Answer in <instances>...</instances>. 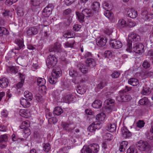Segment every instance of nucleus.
<instances>
[{
  "mask_svg": "<svg viewBox=\"0 0 153 153\" xmlns=\"http://www.w3.org/2000/svg\"><path fill=\"white\" fill-rule=\"evenodd\" d=\"M140 36L136 33H132L128 37V39L127 40V48L126 50L129 52H131L132 51V42H136V43H139L138 42L140 40Z\"/></svg>",
  "mask_w": 153,
  "mask_h": 153,
  "instance_id": "obj_1",
  "label": "nucleus"
},
{
  "mask_svg": "<svg viewBox=\"0 0 153 153\" xmlns=\"http://www.w3.org/2000/svg\"><path fill=\"white\" fill-rule=\"evenodd\" d=\"M62 71L59 67L53 69L51 74V76L50 77L48 80L52 84H55L57 82V79L62 74Z\"/></svg>",
  "mask_w": 153,
  "mask_h": 153,
  "instance_id": "obj_2",
  "label": "nucleus"
},
{
  "mask_svg": "<svg viewBox=\"0 0 153 153\" xmlns=\"http://www.w3.org/2000/svg\"><path fill=\"white\" fill-rule=\"evenodd\" d=\"M76 14L79 22L82 23L84 22V16L90 17L93 16V13L90 10L85 9L82 10L81 13L76 12Z\"/></svg>",
  "mask_w": 153,
  "mask_h": 153,
  "instance_id": "obj_3",
  "label": "nucleus"
},
{
  "mask_svg": "<svg viewBox=\"0 0 153 153\" xmlns=\"http://www.w3.org/2000/svg\"><path fill=\"white\" fill-rule=\"evenodd\" d=\"M61 126L63 130L68 133H72L76 128V126L73 122H62Z\"/></svg>",
  "mask_w": 153,
  "mask_h": 153,
  "instance_id": "obj_4",
  "label": "nucleus"
},
{
  "mask_svg": "<svg viewBox=\"0 0 153 153\" xmlns=\"http://www.w3.org/2000/svg\"><path fill=\"white\" fill-rule=\"evenodd\" d=\"M46 62L48 68H51L56 65L57 62V60L54 56L50 55L46 59Z\"/></svg>",
  "mask_w": 153,
  "mask_h": 153,
  "instance_id": "obj_5",
  "label": "nucleus"
},
{
  "mask_svg": "<svg viewBox=\"0 0 153 153\" xmlns=\"http://www.w3.org/2000/svg\"><path fill=\"white\" fill-rule=\"evenodd\" d=\"M53 6L52 4H49L45 8L42 12V15L45 17H48L51 14L53 9Z\"/></svg>",
  "mask_w": 153,
  "mask_h": 153,
  "instance_id": "obj_6",
  "label": "nucleus"
},
{
  "mask_svg": "<svg viewBox=\"0 0 153 153\" xmlns=\"http://www.w3.org/2000/svg\"><path fill=\"white\" fill-rule=\"evenodd\" d=\"M137 147L140 150L145 151L149 149L148 143L147 142L141 140L136 144Z\"/></svg>",
  "mask_w": 153,
  "mask_h": 153,
  "instance_id": "obj_7",
  "label": "nucleus"
},
{
  "mask_svg": "<svg viewBox=\"0 0 153 153\" xmlns=\"http://www.w3.org/2000/svg\"><path fill=\"white\" fill-rule=\"evenodd\" d=\"M131 99V97L130 95L123 94H120L116 97L117 100L120 102H127Z\"/></svg>",
  "mask_w": 153,
  "mask_h": 153,
  "instance_id": "obj_8",
  "label": "nucleus"
},
{
  "mask_svg": "<svg viewBox=\"0 0 153 153\" xmlns=\"http://www.w3.org/2000/svg\"><path fill=\"white\" fill-rule=\"evenodd\" d=\"M144 47L142 44L136 43L133 44V51L136 53H142L143 51Z\"/></svg>",
  "mask_w": 153,
  "mask_h": 153,
  "instance_id": "obj_9",
  "label": "nucleus"
},
{
  "mask_svg": "<svg viewBox=\"0 0 153 153\" xmlns=\"http://www.w3.org/2000/svg\"><path fill=\"white\" fill-rule=\"evenodd\" d=\"M101 127L100 122H94L91 124L88 127V129L91 132H94L96 129H99Z\"/></svg>",
  "mask_w": 153,
  "mask_h": 153,
  "instance_id": "obj_10",
  "label": "nucleus"
},
{
  "mask_svg": "<svg viewBox=\"0 0 153 153\" xmlns=\"http://www.w3.org/2000/svg\"><path fill=\"white\" fill-rule=\"evenodd\" d=\"M110 45L115 49H118L122 46V43L118 40H112L110 42Z\"/></svg>",
  "mask_w": 153,
  "mask_h": 153,
  "instance_id": "obj_11",
  "label": "nucleus"
},
{
  "mask_svg": "<svg viewBox=\"0 0 153 153\" xmlns=\"http://www.w3.org/2000/svg\"><path fill=\"white\" fill-rule=\"evenodd\" d=\"M143 18L146 21H150L153 19V14L149 13L148 11L145 10L141 13Z\"/></svg>",
  "mask_w": 153,
  "mask_h": 153,
  "instance_id": "obj_12",
  "label": "nucleus"
},
{
  "mask_svg": "<svg viewBox=\"0 0 153 153\" xmlns=\"http://www.w3.org/2000/svg\"><path fill=\"white\" fill-rule=\"evenodd\" d=\"M107 41L106 38L102 37L97 40L96 44L99 47H102L105 45Z\"/></svg>",
  "mask_w": 153,
  "mask_h": 153,
  "instance_id": "obj_13",
  "label": "nucleus"
},
{
  "mask_svg": "<svg viewBox=\"0 0 153 153\" xmlns=\"http://www.w3.org/2000/svg\"><path fill=\"white\" fill-rule=\"evenodd\" d=\"M86 66L84 64L79 63L77 65V67L79 70L83 74H86L88 73V69L86 68Z\"/></svg>",
  "mask_w": 153,
  "mask_h": 153,
  "instance_id": "obj_14",
  "label": "nucleus"
},
{
  "mask_svg": "<svg viewBox=\"0 0 153 153\" xmlns=\"http://www.w3.org/2000/svg\"><path fill=\"white\" fill-rule=\"evenodd\" d=\"M86 66L90 68H93L96 66V64L95 60L91 58L87 59L85 60Z\"/></svg>",
  "mask_w": 153,
  "mask_h": 153,
  "instance_id": "obj_15",
  "label": "nucleus"
},
{
  "mask_svg": "<svg viewBox=\"0 0 153 153\" xmlns=\"http://www.w3.org/2000/svg\"><path fill=\"white\" fill-rule=\"evenodd\" d=\"M121 131L123 136L124 138H128L131 137V133L125 127H123L121 128Z\"/></svg>",
  "mask_w": 153,
  "mask_h": 153,
  "instance_id": "obj_16",
  "label": "nucleus"
},
{
  "mask_svg": "<svg viewBox=\"0 0 153 153\" xmlns=\"http://www.w3.org/2000/svg\"><path fill=\"white\" fill-rule=\"evenodd\" d=\"M9 83L8 79L5 77L0 79V87L2 88H6L8 86Z\"/></svg>",
  "mask_w": 153,
  "mask_h": 153,
  "instance_id": "obj_17",
  "label": "nucleus"
},
{
  "mask_svg": "<svg viewBox=\"0 0 153 153\" xmlns=\"http://www.w3.org/2000/svg\"><path fill=\"white\" fill-rule=\"evenodd\" d=\"M61 47V45L59 42H56L54 44L53 46H51L49 49V51L50 52H58L60 49Z\"/></svg>",
  "mask_w": 153,
  "mask_h": 153,
  "instance_id": "obj_18",
  "label": "nucleus"
},
{
  "mask_svg": "<svg viewBox=\"0 0 153 153\" xmlns=\"http://www.w3.org/2000/svg\"><path fill=\"white\" fill-rule=\"evenodd\" d=\"M19 114L22 117L27 118L30 115V112L28 110L21 109L19 112Z\"/></svg>",
  "mask_w": 153,
  "mask_h": 153,
  "instance_id": "obj_19",
  "label": "nucleus"
},
{
  "mask_svg": "<svg viewBox=\"0 0 153 153\" xmlns=\"http://www.w3.org/2000/svg\"><path fill=\"white\" fill-rule=\"evenodd\" d=\"M89 146L92 153H97L99 150V146L97 144L94 143L90 144Z\"/></svg>",
  "mask_w": 153,
  "mask_h": 153,
  "instance_id": "obj_20",
  "label": "nucleus"
},
{
  "mask_svg": "<svg viewBox=\"0 0 153 153\" xmlns=\"http://www.w3.org/2000/svg\"><path fill=\"white\" fill-rule=\"evenodd\" d=\"M15 42L17 45L15 46V50H19L24 46L23 41L22 39H18L15 40Z\"/></svg>",
  "mask_w": 153,
  "mask_h": 153,
  "instance_id": "obj_21",
  "label": "nucleus"
},
{
  "mask_svg": "<svg viewBox=\"0 0 153 153\" xmlns=\"http://www.w3.org/2000/svg\"><path fill=\"white\" fill-rule=\"evenodd\" d=\"M27 100V99L22 98L20 100V103L24 107L28 108L30 106V103Z\"/></svg>",
  "mask_w": 153,
  "mask_h": 153,
  "instance_id": "obj_22",
  "label": "nucleus"
},
{
  "mask_svg": "<svg viewBox=\"0 0 153 153\" xmlns=\"http://www.w3.org/2000/svg\"><path fill=\"white\" fill-rule=\"evenodd\" d=\"M141 75L145 78L153 77V72L151 71H143L140 73Z\"/></svg>",
  "mask_w": 153,
  "mask_h": 153,
  "instance_id": "obj_23",
  "label": "nucleus"
},
{
  "mask_svg": "<svg viewBox=\"0 0 153 153\" xmlns=\"http://www.w3.org/2000/svg\"><path fill=\"white\" fill-rule=\"evenodd\" d=\"M128 15L132 18H135L137 16V12L134 9H129L128 11Z\"/></svg>",
  "mask_w": 153,
  "mask_h": 153,
  "instance_id": "obj_24",
  "label": "nucleus"
},
{
  "mask_svg": "<svg viewBox=\"0 0 153 153\" xmlns=\"http://www.w3.org/2000/svg\"><path fill=\"white\" fill-rule=\"evenodd\" d=\"M128 82L130 85L134 86H137L139 83L138 80L135 78L130 79L128 81Z\"/></svg>",
  "mask_w": 153,
  "mask_h": 153,
  "instance_id": "obj_25",
  "label": "nucleus"
},
{
  "mask_svg": "<svg viewBox=\"0 0 153 153\" xmlns=\"http://www.w3.org/2000/svg\"><path fill=\"white\" fill-rule=\"evenodd\" d=\"M116 130V126L115 123H111L107 126V130L110 132H114Z\"/></svg>",
  "mask_w": 153,
  "mask_h": 153,
  "instance_id": "obj_26",
  "label": "nucleus"
},
{
  "mask_svg": "<svg viewBox=\"0 0 153 153\" xmlns=\"http://www.w3.org/2000/svg\"><path fill=\"white\" fill-rule=\"evenodd\" d=\"M91 7L93 10L98 12L100 7V4L98 2L94 1L92 4Z\"/></svg>",
  "mask_w": 153,
  "mask_h": 153,
  "instance_id": "obj_27",
  "label": "nucleus"
},
{
  "mask_svg": "<svg viewBox=\"0 0 153 153\" xmlns=\"http://www.w3.org/2000/svg\"><path fill=\"white\" fill-rule=\"evenodd\" d=\"M102 105L101 101L99 100H96L92 104V106L95 108H100Z\"/></svg>",
  "mask_w": 153,
  "mask_h": 153,
  "instance_id": "obj_28",
  "label": "nucleus"
},
{
  "mask_svg": "<svg viewBox=\"0 0 153 153\" xmlns=\"http://www.w3.org/2000/svg\"><path fill=\"white\" fill-rule=\"evenodd\" d=\"M114 100L111 99H108L105 101L104 105L105 106L107 105L110 107L111 105L114 106Z\"/></svg>",
  "mask_w": 153,
  "mask_h": 153,
  "instance_id": "obj_29",
  "label": "nucleus"
},
{
  "mask_svg": "<svg viewBox=\"0 0 153 153\" xmlns=\"http://www.w3.org/2000/svg\"><path fill=\"white\" fill-rule=\"evenodd\" d=\"M74 97L71 94L67 95L63 97V99L65 102H68L73 101Z\"/></svg>",
  "mask_w": 153,
  "mask_h": 153,
  "instance_id": "obj_30",
  "label": "nucleus"
},
{
  "mask_svg": "<svg viewBox=\"0 0 153 153\" xmlns=\"http://www.w3.org/2000/svg\"><path fill=\"white\" fill-rule=\"evenodd\" d=\"M24 95L26 99L28 100L31 101L33 98L32 93L28 91H26L24 93Z\"/></svg>",
  "mask_w": 153,
  "mask_h": 153,
  "instance_id": "obj_31",
  "label": "nucleus"
},
{
  "mask_svg": "<svg viewBox=\"0 0 153 153\" xmlns=\"http://www.w3.org/2000/svg\"><path fill=\"white\" fill-rule=\"evenodd\" d=\"M63 112V110L59 107H56L55 108L53 111V114L55 115L59 116Z\"/></svg>",
  "mask_w": 153,
  "mask_h": 153,
  "instance_id": "obj_32",
  "label": "nucleus"
},
{
  "mask_svg": "<svg viewBox=\"0 0 153 153\" xmlns=\"http://www.w3.org/2000/svg\"><path fill=\"white\" fill-rule=\"evenodd\" d=\"M105 115L103 113H101L97 114L96 116V119L98 121H103L105 118Z\"/></svg>",
  "mask_w": 153,
  "mask_h": 153,
  "instance_id": "obj_33",
  "label": "nucleus"
},
{
  "mask_svg": "<svg viewBox=\"0 0 153 153\" xmlns=\"http://www.w3.org/2000/svg\"><path fill=\"white\" fill-rule=\"evenodd\" d=\"M150 89V88L149 87H147L146 86H144L141 92V93L143 95L149 94L151 92H152Z\"/></svg>",
  "mask_w": 153,
  "mask_h": 153,
  "instance_id": "obj_34",
  "label": "nucleus"
},
{
  "mask_svg": "<svg viewBox=\"0 0 153 153\" xmlns=\"http://www.w3.org/2000/svg\"><path fill=\"white\" fill-rule=\"evenodd\" d=\"M30 126V122L28 121H23L21 125L20 126L21 129H24L26 128H28Z\"/></svg>",
  "mask_w": 153,
  "mask_h": 153,
  "instance_id": "obj_35",
  "label": "nucleus"
},
{
  "mask_svg": "<svg viewBox=\"0 0 153 153\" xmlns=\"http://www.w3.org/2000/svg\"><path fill=\"white\" fill-rule=\"evenodd\" d=\"M139 102L140 105H146L148 104L149 100L147 97H144L140 99Z\"/></svg>",
  "mask_w": 153,
  "mask_h": 153,
  "instance_id": "obj_36",
  "label": "nucleus"
},
{
  "mask_svg": "<svg viewBox=\"0 0 153 153\" xmlns=\"http://www.w3.org/2000/svg\"><path fill=\"white\" fill-rule=\"evenodd\" d=\"M115 106H111V107L106 105L104 107V111L108 113H110L113 110H115Z\"/></svg>",
  "mask_w": 153,
  "mask_h": 153,
  "instance_id": "obj_37",
  "label": "nucleus"
},
{
  "mask_svg": "<svg viewBox=\"0 0 153 153\" xmlns=\"http://www.w3.org/2000/svg\"><path fill=\"white\" fill-rule=\"evenodd\" d=\"M110 10H107L104 13V15L110 19H112L114 17L113 13L110 11Z\"/></svg>",
  "mask_w": 153,
  "mask_h": 153,
  "instance_id": "obj_38",
  "label": "nucleus"
},
{
  "mask_svg": "<svg viewBox=\"0 0 153 153\" xmlns=\"http://www.w3.org/2000/svg\"><path fill=\"white\" fill-rule=\"evenodd\" d=\"M89 146H84L83 148L81 150V152L82 153H92L91 150H90Z\"/></svg>",
  "mask_w": 153,
  "mask_h": 153,
  "instance_id": "obj_39",
  "label": "nucleus"
},
{
  "mask_svg": "<svg viewBox=\"0 0 153 153\" xmlns=\"http://www.w3.org/2000/svg\"><path fill=\"white\" fill-rule=\"evenodd\" d=\"M77 91L79 94H82L85 93L86 91V89L85 87H78L77 89Z\"/></svg>",
  "mask_w": 153,
  "mask_h": 153,
  "instance_id": "obj_40",
  "label": "nucleus"
},
{
  "mask_svg": "<svg viewBox=\"0 0 153 153\" xmlns=\"http://www.w3.org/2000/svg\"><path fill=\"white\" fill-rule=\"evenodd\" d=\"M8 140L7 134H5L0 136V143L3 142H6Z\"/></svg>",
  "mask_w": 153,
  "mask_h": 153,
  "instance_id": "obj_41",
  "label": "nucleus"
},
{
  "mask_svg": "<svg viewBox=\"0 0 153 153\" xmlns=\"http://www.w3.org/2000/svg\"><path fill=\"white\" fill-rule=\"evenodd\" d=\"M17 14L19 16H22L24 15L23 9L20 7H18L16 9Z\"/></svg>",
  "mask_w": 153,
  "mask_h": 153,
  "instance_id": "obj_42",
  "label": "nucleus"
},
{
  "mask_svg": "<svg viewBox=\"0 0 153 153\" xmlns=\"http://www.w3.org/2000/svg\"><path fill=\"white\" fill-rule=\"evenodd\" d=\"M103 7L105 10H111L112 9V7L111 5H109L107 2H105L103 3Z\"/></svg>",
  "mask_w": 153,
  "mask_h": 153,
  "instance_id": "obj_43",
  "label": "nucleus"
},
{
  "mask_svg": "<svg viewBox=\"0 0 153 153\" xmlns=\"http://www.w3.org/2000/svg\"><path fill=\"white\" fill-rule=\"evenodd\" d=\"M7 30L3 27H0V36H2L3 35H7L8 34Z\"/></svg>",
  "mask_w": 153,
  "mask_h": 153,
  "instance_id": "obj_44",
  "label": "nucleus"
},
{
  "mask_svg": "<svg viewBox=\"0 0 153 153\" xmlns=\"http://www.w3.org/2000/svg\"><path fill=\"white\" fill-rule=\"evenodd\" d=\"M142 66L144 69H147L150 67L151 65L149 62L145 60L143 62Z\"/></svg>",
  "mask_w": 153,
  "mask_h": 153,
  "instance_id": "obj_45",
  "label": "nucleus"
},
{
  "mask_svg": "<svg viewBox=\"0 0 153 153\" xmlns=\"http://www.w3.org/2000/svg\"><path fill=\"white\" fill-rule=\"evenodd\" d=\"M69 74L72 77H75V76H78V73L77 71L74 69L71 68L69 71Z\"/></svg>",
  "mask_w": 153,
  "mask_h": 153,
  "instance_id": "obj_46",
  "label": "nucleus"
},
{
  "mask_svg": "<svg viewBox=\"0 0 153 153\" xmlns=\"http://www.w3.org/2000/svg\"><path fill=\"white\" fill-rule=\"evenodd\" d=\"M37 82L39 85H42L45 84L46 80L44 78L39 77L37 79Z\"/></svg>",
  "mask_w": 153,
  "mask_h": 153,
  "instance_id": "obj_47",
  "label": "nucleus"
},
{
  "mask_svg": "<svg viewBox=\"0 0 153 153\" xmlns=\"http://www.w3.org/2000/svg\"><path fill=\"white\" fill-rule=\"evenodd\" d=\"M42 0H31V4L33 6H36L39 5L42 2Z\"/></svg>",
  "mask_w": 153,
  "mask_h": 153,
  "instance_id": "obj_48",
  "label": "nucleus"
},
{
  "mask_svg": "<svg viewBox=\"0 0 153 153\" xmlns=\"http://www.w3.org/2000/svg\"><path fill=\"white\" fill-rule=\"evenodd\" d=\"M118 25L121 27H126V21L124 19H120L119 21Z\"/></svg>",
  "mask_w": 153,
  "mask_h": 153,
  "instance_id": "obj_49",
  "label": "nucleus"
},
{
  "mask_svg": "<svg viewBox=\"0 0 153 153\" xmlns=\"http://www.w3.org/2000/svg\"><path fill=\"white\" fill-rule=\"evenodd\" d=\"M127 153H137L135 147H130L127 150Z\"/></svg>",
  "mask_w": 153,
  "mask_h": 153,
  "instance_id": "obj_50",
  "label": "nucleus"
},
{
  "mask_svg": "<svg viewBox=\"0 0 153 153\" xmlns=\"http://www.w3.org/2000/svg\"><path fill=\"white\" fill-rule=\"evenodd\" d=\"M73 31H68L64 34L63 36L65 38H70L72 37L73 36Z\"/></svg>",
  "mask_w": 153,
  "mask_h": 153,
  "instance_id": "obj_51",
  "label": "nucleus"
},
{
  "mask_svg": "<svg viewBox=\"0 0 153 153\" xmlns=\"http://www.w3.org/2000/svg\"><path fill=\"white\" fill-rule=\"evenodd\" d=\"M43 148L44 151L46 152H48L51 149L50 145L49 143L45 144Z\"/></svg>",
  "mask_w": 153,
  "mask_h": 153,
  "instance_id": "obj_52",
  "label": "nucleus"
},
{
  "mask_svg": "<svg viewBox=\"0 0 153 153\" xmlns=\"http://www.w3.org/2000/svg\"><path fill=\"white\" fill-rule=\"evenodd\" d=\"M71 147L70 146H67L63 147L59 150V152H63V153H68L66 152L68 150L71 149Z\"/></svg>",
  "mask_w": 153,
  "mask_h": 153,
  "instance_id": "obj_53",
  "label": "nucleus"
},
{
  "mask_svg": "<svg viewBox=\"0 0 153 153\" xmlns=\"http://www.w3.org/2000/svg\"><path fill=\"white\" fill-rule=\"evenodd\" d=\"M120 75V73L119 72L117 71H114L111 75V76L113 78H116L119 77Z\"/></svg>",
  "mask_w": 153,
  "mask_h": 153,
  "instance_id": "obj_54",
  "label": "nucleus"
},
{
  "mask_svg": "<svg viewBox=\"0 0 153 153\" xmlns=\"http://www.w3.org/2000/svg\"><path fill=\"white\" fill-rule=\"evenodd\" d=\"M75 78L73 80V82L75 84H78L81 82L80 77L77 76H75Z\"/></svg>",
  "mask_w": 153,
  "mask_h": 153,
  "instance_id": "obj_55",
  "label": "nucleus"
},
{
  "mask_svg": "<svg viewBox=\"0 0 153 153\" xmlns=\"http://www.w3.org/2000/svg\"><path fill=\"white\" fill-rule=\"evenodd\" d=\"M136 25L135 22L132 21H129L126 25V27H134Z\"/></svg>",
  "mask_w": 153,
  "mask_h": 153,
  "instance_id": "obj_56",
  "label": "nucleus"
},
{
  "mask_svg": "<svg viewBox=\"0 0 153 153\" xmlns=\"http://www.w3.org/2000/svg\"><path fill=\"white\" fill-rule=\"evenodd\" d=\"M106 83L105 82H101L97 85V88L99 89H102L106 85Z\"/></svg>",
  "mask_w": 153,
  "mask_h": 153,
  "instance_id": "obj_57",
  "label": "nucleus"
},
{
  "mask_svg": "<svg viewBox=\"0 0 153 153\" xmlns=\"http://www.w3.org/2000/svg\"><path fill=\"white\" fill-rule=\"evenodd\" d=\"M145 123L143 120H139L137 123V126L138 128H141L144 126Z\"/></svg>",
  "mask_w": 153,
  "mask_h": 153,
  "instance_id": "obj_58",
  "label": "nucleus"
},
{
  "mask_svg": "<svg viewBox=\"0 0 153 153\" xmlns=\"http://www.w3.org/2000/svg\"><path fill=\"white\" fill-rule=\"evenodd\" d=\"M104 55L106 57L109 58L112 56V52L111 51L109 50L105 51L104 53Z\"/></svg>",
  "mask_w": 153,
  "mask_h": 153,
  "instance_id": "obj_59",
  "label": "nucleus"
},
{
  "mask_svg": "<svg viewBox=\"0 0 153 153\" xmlns=\"http://www.w3.org/2000/svg\"><path fill=\"white\" fill-rule=\"evenodd\" d=\"M12 140L13 141H23L25 140V139L23 138H16L15 137V134H13L12 135Z\"/></svg>",
  "mask_w": 153,
  "mask_h": 153,
  "instance_id": "obj_60",
  "label": "nucleus"
},
{
  "mask_svg": "<svg viewBox=\"0 0 153 153\" xmlns=\"http://www.w3.org/2000/svg\"><path fill=\"white\" fill-rule=\"evenodd\" d=\"M146 136L147 139L151 140H153V132L151 131L147 132L146 134Z\"/></svg>",
  "mask_w": 153,
  "mask_h": 153,
  "instance_id": "obj_61",
  "label": "nucleus"
},
{
  "mask_svg": "<svg viewBox=\"0 0 153 153\" xmlns=\"http://www.w3.org/2000/svg\"><path fill=\"white\" fill-rule=\"evenodd\" d=\"M74 42L72 43H70L68 42H66L65 43V45L66 48H73L74 46Z\"/></svg>",
  "mask_w": 153,
  "mask_h": 153,
  "instance_id": "obj_62",
  "label": "nucleus"
},
{
  "mask_svg": "<svg viewBox=\"0 0 153 153\" xmlns=\"http://www.w3.org/2000/svg\"><path fill=\"white\" fill-rule=\"evenodd\" d=\"M48 121L51 122L53 124H54L57 122L58 120L56 118L53 117L48 118Z\"/></svg>",
  "mask_w": 153,
  "mask_h": 153,
  "instance_id": "obj_63",
  "label": "nucleus"
},
{
  "mask_svg": "<svg viewBox=\"0 0 153 153\" xmlns=\"http://www.w3.org/2000/svg\"><path fill=\"white\" fill-rule=\"evenodd\" d=\"M35 97L36 100L38 102H40L41 101V100H42V96L40 94H36V95Z\"/></svg>",
  "mask_w": 153,
  "mask_h": 153,
  "instance_id": "obj_64",
  "label": "nucleus"
}]
</instances>
